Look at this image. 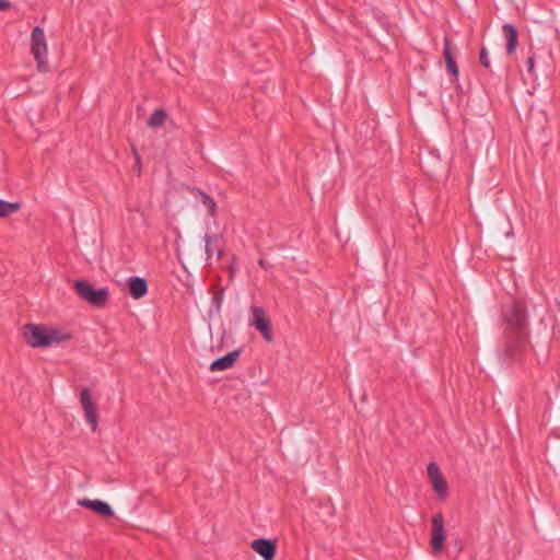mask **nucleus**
I'll return each instance as SVG.
<instances>
[{"mask_svg":"<svg viewBox=\"0 0 560 560\" xmlns=\"http://www.w3.org/2000/svg\"><path fill=\"white\" fill-rule=\"evenodd\" d=\"M22 207L21 202H10L0 199V218H7L19 211Z\"/></svg>","mask_w":560,"mask_h":560,"instance_id":"17","label":"nucleus"},{"mask_svg":"<svg viewBox=\"0 0 560 560\" xmlns=\"http://www.w3.org/2000/svg\"><path fill=\"white\" fill-rule=\"evenodd\" d=\"M439 494H440V499H441V500H444V499H445V495H446V492H439Z\"/></svg>","mask_w":560,"mask_h":560,"instance_id":"25","label":"nucleus"},{"mask_svg":"<svg viewBox=\"0 0 560 560\" xmlns=\"http://www.w3.org/2000/svg\"><path fill=\"white\" fill-rule=\"evenodd\" d=\"M128 285L130 295L136 300L143 298L148 292V284L143 278L130 277Z\"/></svg>","mask_w":560,"mask_h":560,"instance_id":"12","label":"nucleus"},{"mask_svg":"<svg viewBox=\"0 0 560 560\" xmlns=\"http://www.w3.org/2000/svg\"><path fill=\"white\" fill-rule=\"evenodd\" d=\"M80 402L84 410L86 422L90 424L91 430L96 432L98 424L97 406L93 401L90 389L83 388L80 394Z\"/></svg>","mask_w":560,"mask_h":560,"instance_id":"6","label":"nucleus"},{"mask_svg":"<svg viewBox=\"0 0 560 560\" xmlns=\"http://www.w3.org/2000/svg\"><path fill=\"white\" fill-rule=\"evenodd\" d=\"M427 475L432 483L433 490H446V482L441 474L439 466L435 463H429L427 467Z\"/></svg>","mask_w":560,"mask_h":560,"instance_id":"9","label":"nucleus"},{"mask_svg":"<svg viewBox=\"0 0 560 560\" xmlns=\"http://www.w3.org/2000/svg\"><path fill=\"white\" fill-rule=\"evenodd\" d=\"M250 548L254 549L264 560H273L276 555V545L267 538H256L252 540Z\"/></svg>","mask_w":560,"mask_h":560,"instance_id":"8","label":"nucleus"},{"mask_svg":"<svg viewBox=\"0 0 560 560\" xmlns=\"http://www.w3.org/2000/svg\"><path fill=\"white\" fill-rule=\"evenodd\" d=\"M132 154L135 155L136 171L138 174H140L141 173V158L135 147L132 148Z\"/></svg>","mask_w":560,"mask_h":560,"instance_id":"21","label":"nucleus"},{"mask_svg":"<svg viewBox=\"0 0 560 560\" xmlns=\"http://www.w3.org/2000/svg\"><path fill=\"white\" fill-rule=\"evenodd\" d=\"M11 7V2L8 0H0V11H4Z\"/></svg>","mask_w":560,"mask_h":560,"instance_id":"23","label":"nucleus"},{"mask_svg":"<svg viewBox=\"0 0 560 560\" xmlns=\"http://www.w3.org/2000/svg\"><path fill=\"white\" fill-rule=\"evenodd\" d=\"M432 534H431V549L432 553H440L443 550L445 544L446 534L445 525L443 524V516L438 513L432 516Z\"/></svg>","mask_w":560,"mask_h":560,"instance_id":"5","label":"nucleus"},{"mask_svg":"<svg viewBox=\"0 0 560 560\" xmlns=\"http://www.w3.org/2000/svg\"><path fill=\"white\" fill-rule=\"evenodd\" d=\"M74 289L82 300L95 307H103L108 300V290L106 288L95 290L86 280H77Z\"/></svg>","mask_w":560,"mask_h":560,"instance_id":"4","label":"nucleus"},{"mask_svg":"<svg viewBox=\"0 0 560 560\" xmlns=\"http://www.w3.org/2000/svg\"><path fill=\"white\" fill-rule=\"evenodd\" d=\"M198 199L206 207L210 215H214L217 211V202L208 194L198 190Z\"/></svg>","mask_w":560,"mask_h":560,"instance_id":"18","label":"nucleus"},{"mask_svg":"<svg viewBox=\"0 0 560 560\" xmlns=\"http://www.w3.org/2000/svg\"><path fill=\"white\" fill-rule=\"evenodd\" d=\"M205 243H206V254L207 259H210L212 255L215 253L218 258H221L223 255V248L221 244V238L217 235L211 236L209 234L205 235Z\"/></svg>","mask_w":560,"mask_h":560,"instance_id":"13","label":"nucleus"},{"mask_svg":"<svg viewBox=\"0 0 560 560\" xmlns=\"http://www.w3.org/2000/svg\"><path fill=\"white\" fill-rule=\"evenodd\" d=\"M250 325L261 332L265 340H272L273 337L270 320L268 319L266 312L262 307H252Z\"/></svg>","mask_w":560,"mask_h":560,"instance_id":"7","label":"nucleus"},{"mask_svg":"<svg viewBox=\"0 0 560 560\" xmlns=\"http://www.w3.org/2000/svg\"><path fill=\"white\" fill-rule=\"evenodd\" d=\"M479 61L483 68H486L487 70H491L488 50L486 47H482L480 50Z\"/></svg>","mask_w":560,"mask_h":560,"instance_id":"19","label":"nucleus"},{"mask_svg":"<svg viewBox=\"0 0 560 560\" xmlns=\"http://www.w3.org/2000/svg\"><path fill=\"white\" fill-rule=\"evenodd\" d=\"M444 59L446 62L447 71L455 78H458V68L456 61L451 51V43L447 38H444V49H443Z\"/></svg>","mask_w":560,"mask_h":560,"instance_id":"15","label":"nucleus"},{"mask_svg":"<svg viewBox=\"0 0 560 560\" xmlns=\"http://www.w3.org/2000/svg\"><path fill=\"white\" fill-rule=\"evenodd\" d=\"M78 504L85 509H90L102 516H112L113 514L110 506L105 501L83 499L78 501Z\"/></svg>","mask_w":560,"mask_h":560,"instance_id":"11","label":"nucleus"},{"mask_svg":"<svg viewBox=\"0 0 560 560\" xmlns=\"http://www.w3.org/2000/svg\"><path fill=\"white\" fill-rule=\"evenodd\" d=\"M32 47L31 51L37 63L38 71L45 73L48 71L47 61V44L44 30L40 26H35L31 34Z\"/></svg>","mask_w":560,"mask_h":560,"instance_id":"3","label":"nucleus"},{"mask_svg":"<svg viewBox=\"0 0 560 560\" xmlns=\"http://www.w3.org/2000/svg\"><path fill=\"white\" fill-rule=\"evenodd\" d=\"M258 265H259L261 268H264V269H267V268H269V267H270V265H269V264H268L264 258H260V259L258 260Z\"/></svg>","mask_w":560,"mask_h":560,"instance_id":"24","label":"nucleus"},{"mask_svg":"<svg viewBox=\"0 0 560 560\" xmlns=\"http://www.w3.org/2000/svg\"><path fill=\"white\" fill-rule=\"evenodd\" d=\"M240 353L241 352L238 350H234V351H231V352L226 353L225 355L214 360L210 364V370L214 372V371H224V370L232 368L234 365V363L236 362L237 358L240 357Z\"/></svg>","mask_w":560,"mask_h":560,"instance_id":"10","label":"nucleus"},{"mask_svg":"<svg viewBox=\"0 0 560 560\" xmlns=\"http://www.w3.org/2000/svg\"><path fill=\"white\" fill-rule=\"evenodd\" d=\"M26 342L33 348H46L71 339V335L61 328L47 325L26 324L23 327Z\"/></svg>","mask_w":560,"mask_h":560,"instance_id":"2","label":"nucleus"},{"mask_svg":"<svg viewBox=\"0 0 560 560\" xmlns=\"http://www.w3.org/2000/svg\"><path fill=\"white\" fill-rule=\"evenodd\" d=\"M534 68H535V58L534 56H529L527 59H526V69H527V72L529 74L534 73Z\"/></svg>","mask_w":560,"mask_h":560,"instance_id":"22","label":"nucleus"},{"mask_svg":"<svg viewBox=\"0 0 560 560\" xmlns=\"http://www.w3.org/2000/svg\"><path fill=\"white\" fill-rule=\"evenodd\" d=\"M506 325L505 340L499 350V358L506 364L520 363L528 347L527 312L522 303L508 305L502 311Z\"/></svg>","mask_w":560,"mask_h":560,"instance_id":"1","label":"nucleus"},{"mask_svg":"<svg viewBox=\"0 0 560 560\" xmlns=\"http://www.w3.org/2000/svg\"><path fill=\"white\" fill-rule=\"evenodd\" d=\"M502 31L506 40V52L511 55L517 47V30L513 24H504Z\"/></svg>","mask_w":560,"mask_h":560,"instance_id":"14","label":"nucleus"},{"mask_svg":"<svg viewBox=\"0 0 560 560\" xmlns=\"http://www.w3.org/2000/svg\"><path fill=\"white\" fill-rule=\"evenodd\" d=\"M167 114L163 108L155 109L148 119L150 128H160L164 125Z\"/></svg>","mask_w":560,"mask_h":560,"instance_id":"16","label":"nucleus"},{"mask_svg":"<svg viewBox=\"0 0 560 560\" xmlns=\"http://www.w3.org/2000/svg\"><path fill=\"white\" fill-rule=\"evenodd\" d=\"M223 302V291L217 292L212 296V303L215 305L217 311H220Z\"/></svg>","mask_w":560,"mask_h":560,"instance_id":"20","label":"nucleus"}]
</instances>
